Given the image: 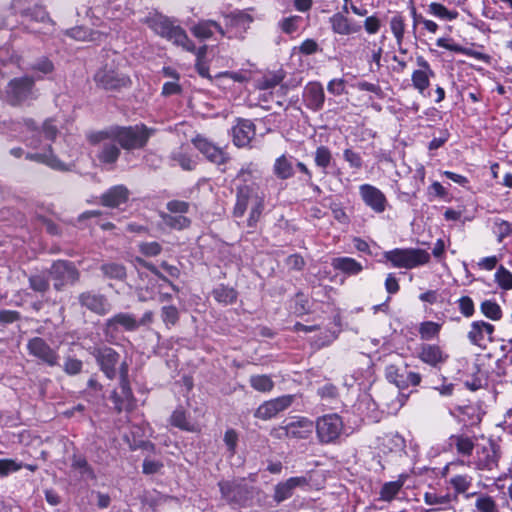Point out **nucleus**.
Here are the masks:
<instances>
[{"label":"nucleus","instance_id":"obj_61","mask_svg":"<svg viewBox=\"0 0 512 512\" xmlns=\"http://www.w3.org/2000/svg\"><path fill=\"white\" fill-rule=\"evenodd\" d=\"M82 365V361L76 358L68 357L64 362L63 369L68 375H76L81 372Z\"/></svg>","mask_w":512,"mask_h":512},{"label":"nucleus","instance_id":"obj_40","mask_svg":"<svg viewBox=\"0 0 512 512\" xmlns=\"http://www.w3.org/2000/svg\"><path fill=\"white\" fill-rule=\"evenodd\" d=\"M428 11L433 16L444 20L452 21L458 17L457 11L448 10L444 5L437 2H432L428 7Z\"/></svg>","mask_w":512,"mask_h":512},{"label":"nucleus","instance_id":"obj_43","mask_svg":"<svg viewBox=\"0 0 512 512\" xmlns=\"http://www.w3.org/2000/svg\"><path fill=\"white\" fill-rule=\"evenodd\" d=\"M274 172L281 179H288L293 175V167L290 160L284 155L277 158L274 164Z\"/></svg>","mask_w":512,"mask_h":512},{"label":"nucleus","instance_id":"obj_42","mask_svg":"<svg viewBox=\"0 0 512 512\" xmlns=\"http://www.w3.org/2000/svg\"><path fill=\"white\" fill-rule=\"evenodd\" d=\"M481 313L493 321H498L502 318V310L500 306L492 300H485L480 305Z\"/></svg>","mask_w":512,"mask_h":512},{"label":"nucleus","instance_id":"obj_60","mask_svg":"<svg viewBox=\"0 0 512 512\" xmlns=\"http://www.w3.org/2000/svg\"><path fill=\"white\" fill-rule=\"evenodd\" d=\"M72 467L78 469L81 474L86 475L89 478H94V473L88 465L85 458L80 456H74L72 461Z\"/></svg>","mask_w":512,"mask_h":512},{"label":"nucleus","instance_id":"obj_53","mask_svg":"<svg viewBox=\"0 0 512 512\" xmlns=\"http://www.w3.org/2000/svg\"><path fill=\"white\" fill-rule=\"evenodd\" d=\"M449 482L457 493H464L470 488L472 478L468 475H456Z\"/></svg>","mask_w":512,"mask_h":512},{"label":"nucleus","instance_id":"obj_2","mask_svg":"<svg viewBox=\"0 0 512 512\" xmlns=\"http://www.w3.org/2000/svg\"><path fill=\"white\" fill-rule=\"evenodd\" d=\"M143 22L156 34L173 42L175 45L181 46L190 52L195 50V45L188 38L186 32L180 26L173 25L166 16L159 13H151Z\"/></svg>","mask_w":512,"mask_h":512},{"label":"nucleus","instance_id":"obj_25","mask_svg":"<svg viewBox=\"0 0 512 512\" xmlns=\"http://www.w3.org/2000/svg\"><path fill=\"white\" fill-rule=\"evenodd\" d=\"M476 445L471 437L465 434H453L448 438V446L455 450L461 457H470L473 455Z\"/></svg>","mask_w":512,"mask_h":512},{"label":"nucleus","instance_id":"obj_49","mask_svg":"<svg viewBox=\"0 0 512 512\" xmlns=\"http://www.w3.org/2000/svg\"><path fill=\"white\" fill-rule=\"evenodd\" d=\"M264 208V198L262 197H255L254 198V204L251 205L250 208V215L248 218V226L253 227L256 225L258 220L260 219V216L262 214Z\"/></svg>","mask_w":512,"mask_h":512},{"label":"nucleus","instance_id":"obj_12","mask_svg":"<svg viewBox=\"0 0 512 512\" xmlns=\"http://www.w3.org/2000/svg\"><path fill=\"white\" fill-rule=\"evenodd\" d=\"M294 397L292 395H283L262 403L255 411L254 416L261 420H268L275 417L278 413L291 406Z\"/></svg>","mask_w":512,"mask_h":512},{"label":"nucleus","instance_id":"obj_35","mask_svg":"<svg viewBox=\"0 0 512 512\" xmlns=\"http://www.w3.org/2000/svg\"><path fill=\"white\" fill-rule=\"evenodd\" d=\"M26 158L31 161H36L39 163H43L52 169L56 170H67L66 165L59 160L56 156H54L51 152L45 153H28Z\"/></svg>","mask_w":512,"mask_h":512},{"label":"nucleus","instance_id":"obj_15","mask_svg":"<svg viewBox=\"0 0 512 512\" xmlns=\"http://www.w3.org/2000/svg\"><path fill=\"white\" fill-rule=\"evenodd\" d=\"M416 62L419 69L414 70L411 75L412 85L421 95H425V91L430 86V79L435 76V73L422 56L417 57Z\"/></svg>","mask_w":512,"mask_h":512},{"label":"nucleus","instance_id":"obj_28","mask_svg":"<svg viewBox=\"0 0 512 512\" xmlns=\"http://www.w3.org/2000/svg\"><path fill=\"white\" fill-rule=\"evenodd\" d=\"M122 326L127 331H134L139 327L138 320L130 313H117L105 323L106 332L115 331Z\"/></svg>","mask_w":512,"mask_h":512},{"label":"nucleus","instance_id":"obj_63","mask_svg":"<svg viewBox=\"0 0 512 512\" xmlns=\"http://www.w3.org/2000/svg\"><path fill=\"white\" fill-rule=\"evenodd\" d=\"M344 159L349 163L350 167L360 169L362 167V159L359 153L346 149L343 153Z\"/></svg>","mask_w":512,"mask_h":512},{"label":"nucleus","instance_id":"obj_21","mask_svg":"<svg viewBox=\"0 0 512 512\" xmlns=\"http://www.w3.org/2000/svg\"><path fill=\"white\" fill-rule=\"evenodd\" d=\"M195 147L211 162L215 164H224L228 160L226 152L215 146L212 142L203 137H196L194 140Z\"/></svg>","mask_w":512,"mask_h":512},{"label":"nucleus","instance_id":"obj_51","mask_svg":"<svg viewBox=\"0 0 512 512\" xmlns=\"http://www.w3.org/2000/svg\"><path fill=\"white\" fill-rule=\"evenodd\" d=\"M390 27L393 35L395 36L397 43L401 44L405 33L404 19L400 15H396L391 18Z\"/></svg>","mask_w":512,"mask_h":512},{"label":"nucleus","instance_id":"obj_47","mask_svg":"<svg viewBox=\"0 0 512 512\" xmlns=\"http://www.w3.org/2000/svg\"><path fill=\"white\" fill-rule=\"evenodd\" d=\"M172 160L180 165L184 170H192L195 167V162L182 147L172 153Z\"/></svg>","mask_w":512,"mask_h":512},{"label":"nucleus","instance_id":"obj_44","mask_svg":"<svg viewBox=\"0 0 512 512\" xmlns=\"http://www.w3.org/2000/svg\"><path fill=\"white\" fill-rule=\"evenodd\" d=\"M440 329L441 325L439 323L433 321H426L420 324L419 334L421 339L431 340L439 334Z\"/></svg>","mask_w":512,"mask_h":512},{"label":"nucleus","instance_id":"obj_24","mask_svg":"<svg viewBox=\"0 0 512 512\" xmlns=\"http://www.w3.org/2000/svg\"><path fill=\"white\" fill-rule=\"evenodd\" d=\"M255 136V126L250 120L241 119L232 128L233 142L237 147L249 145Z\"/></svg>","mask_w":512,"mask_h":512},{"label":"nucleus","instance_id":"obj_30","mask_svg":"<svg viewBox=\"0 0 512 512\" xmlns=\"http://www.w3.org/2000/svg\"><path fill=\"white\" fill-rule=\"evenodd\" d=\"M304 98L307 106L314 110L322 108L325 100L323 87L318 82H311L305 87Z\"/></svg>","mask_w":512,"mask_h":512},{"label":"nucleus","instance_id":"obj_62","mask_svg":"<svg viewBox=\"0 0 512 512\" xmlns=\"http://www.w3.org/2000/svg\"><path fill=\"white\" fill-rule=\"evenodd\" d=\"M231 24L234 26H241L247 28L252 23L253 18L245 12H237L230 17Z\"/></svg>","mask_w":512,"mask_h":512},{"label":"nucleus","instance_id":"obj_1","mask_svg":"<svg viewBox=\"0 0 512 512\" xmlns=\"http://www.w3.org/2000/svg\"><path fill=\"white\" fill-rule=\"evenodd\" d=\"M87 139L91 147V154L100 164L114 165L117 162L121 150L111 129L90 133Z\"/></svg>","mask_w":512,"mask_h":512},{"label":"nucleus","instance_id":"obj_31","mask_svg":"<svg viewBox=\"0 0 512 512\" xmlns=\"http://www.w3.org/2000/svg\"><path fill=\"white\" fill-rule=\"evenodd\" d=\"M333 32L340 35H350L360 31L361 26L351 22L343 13H335L330 18Z\"/></svg>","mask_w":512,"mask_h":512},{"label":"nucleus","instance_id":"obj_26","mask_svg":"<svg viewBox=\"0 0 512 512\" xmlns=\"http://www.w3.org/2000/svg\"><path fill=\"white\" fill-rule=\"evenodd\" d=\"M130 192L124 185H116L101 195V204L105 207L116 208L125 203Z\"/></svg>","mask_w":512,"mask_h":512},{"label":"nucleus","instance_id":"obj_5","mask_svg":"<svg viewBox=\"0 0 512 512\" xmlns=\"http://www.w3.org/2000/svg\"><path fill=\"white\" fill-rule=\"evenodd\" d=\"M110 129L116 137L118 144L125 150L143 148L153 134V130L147 128L145 125L128 127L116 126Z\"/></svg>","mask_w":512,"mask_h":512},{"label":"nucleus","instance_id":"obj_52","mask_svg":"<svg viewBox=\"0 0 512 512\" xmlns=\"http://www.w3.org/2000/svg\"><path fill=\"white\" fill-rule=\"evenodd\" d=\"M475 507L479 512H495L497 504L491 496L480 495L475 501Z\"/></svg>","mask_w":512,"mask_h":512},{"label":"nucleus","instance_id":"obj_54","mask_svg":"<svg viewBox=\"0 0 512 512\" xmlns=\"http://www.w3.org/2000/svg\"><path fill=\"white\" fill-rule=\"evenodd\" d=\"M332 159L330 150L325 146H320L315 151V163L318 167L326 169Z\"/></svg>","mask_w":512,"mask_h":512},{"label":"nucleus","instance_id":"obj_64","mask_svg":"<svg viewBox=\"0 0 512 512\" xmlns=\"http://www.w3.org/2000/svg\"><path fill=\"white\" fill-rule=\"evenodd\" d=\"M238 434L234 429H228L224 434V443L229 452L233 455L236 451Z\"/></svg>","mask_w":512,"mask_h":512},{"label":"nucleus","instance_id":"obj_37","mask_svg":"<svg viewBox=\"0 0 512 512\" xmlns=\"http://www.w3.org/2000/svg\"><path fill=\"white\" fill-rule=\"evenodd\" d=\"M170 422L173 426L188 432H198L200 430L197 424L187 420L185 412L181 409L173 412Z\"/></svg>","mask_w":512,"mask_h":512},{"label":"nucleus","instance_id":"obj_48","mask_svg":"<svg viewBox=\"0 0 512 512\" xmlns=\"http://www.w3.org/2000/svg\"><path fill=\"white\" fill-rule=\"evenodd\" d=\"M101 270L108 278L123 279L126 276L125 268L117 263L103 264Z\"/></svg>","mask_w":512,"mask_h":512},{"label":"nucleus","instance_id":"obj_58","mask_svg":"<svg viewBox=\"0 0 512 512\" xmlns=\"http://www.w3.org/2000/svg\"><path fill=\"white\" fill-rule=\"evenodd\" d=\"M458 307L461 314L467 318L471 317L475 312L474 302L469 296L459 298Z\"/></svg>","mask_w":512,"mask_h":512},{"label":"nucleus","instance_id":"obj_6","mask_svg":"<svg viewBox=\"0 0 512 512\" xmlns=\"http://www.w3.org/2000/svg\"><path fill=\"white\" fill-rule=\"evenodd\" d=\"M168 212H160L162 223L174 230H183L191 225V220L185 216L189 212L190 204L186 201L171 200L166 205Z\"/></svg>","mask_w":512,"mask_h":512},{"label":"nucleus","instance_id":"obj_14","mask_svg":"<svg viewBox=\"0 0 512 512\" xmlns=\"http://www.w3.org/2000/svg\"><path fill=\"white\" fill-rule=\"evenodd\" d=\"M359 193L363 202L375 213L385 211L387 198L380 189L370 184H363L359 187Z\"/></svg>","mask_w":512,"mask_h":512},{"label":"nucleus","instance_id":"obj_38","mask_svg":"<svg viewBox=\"0 0 512 512\" xmlns=\"http://www.w3.org/2000/svg\"><path fill=\"white\" fill-rule=\"evenodd\" d=\"M249 382L254 390L262 393H268L274 388V382L268 375H252Z\"/></svg>","mask_w":512,"mask_h":512},{"label":"nucleus","instance_id":"obj_11","mask_svg":"<svg viewBox=\"0 0 512 512\" xmlns=\"http://www.w3.org/2000/svg\"><path fill=\"white\" fill-rule=\"evenodd\" d=\"M94 79L98 86L106 90L119 89L130 84V78L126 74L109 66L98 70Z\"/></svg>","mask_w":512,"mask_h":512},{"label":"nucleus","instance_id":"obj_46","mask_svg":"<svg viewBox=\"0 0 512 512\" xmlns=\"http://www.w3.org/2000/svg\"><path fill=\"white\" fill-rule=\"evenodd\" d=\"M226 80H232L235 82H245L248 77L240 72H220L215 75V84L219 87H225Z\"/></svg>","mask_w":512,"mask_h":512},{"label":"nucleus","instance_id":"obj_41","mask_svg":"<svg viewBox=\"0 0 512 512\" xmlns=\"http://www.w3.org/2000/svg\"><path fill=\"white\" fill-rule=\"evenodd\" d=\"M213 296L219 303L228 305L236 301L237 292L233 288L220 286L213 291Z\"/></svg>","mask_w":512,"mask_h":512},{"label":"nucleus","instance_id":"obj_34","mask_svg":"<svg viewBox=\"0 0 512 512\" xmlns=\"http://www.w3.org/2000/svg\"><path fill=\"white\" fill-rule=\"evenodd\" d=\"M331 264L334 269L340 270L349 275H356L363 269L359 262L350 257L334 258Z\"/></svg>","mask_w":512,"mask_h":512},{"label":"nucleus","instance_id":"obj_39","mask_svg":"<svg viewBox=\"0 0 512 512\" xmlns=\"http://www.w3.org/2000/svg\"><path fill=\"white\" fill-rule=\"evenodd\" d=\"M451 501L450 495H439L435 492H426L424 494V502L429 506H436L434 511L443 510V506L448 505Z\"/></svg>","mask_w":512,"mask_h":512},{"label":"nucleus","instance_id":"obj_16","mask_svg":"<svg viewBox=\"0 0 512 512\" xmlns=\"http://www.w3.org/2000/svg\"><path fill=\"white\" fill-rule=\"evenodd\" d=\"M494 326L488 322L478 320L470 325L467 337L473 345L482 347L486 342L493 341Z\"/></svg>","mask_w":512,"mask_h":512},{"label":"nucleus","instance_id":"obj_56","mask_svg":"<svg viewBox=\"0 0 512 512\" xmlns=\"http://www.w3.org/2000/svg\"><path fill=\"white\" fill-rule=\"evenodd\" d=\"M300 20V16H290L282 19L279 22V26L284 33L291 34L297 31Z\"/></svg>","mask_w":512,"mask_h":512},{"label":"nucleus","instance_id":"obj_33","mask_svg":"<svg viewBox=\"0 0 512 512\" xmlns=\"http://www.w3.org/2000/svg\"><path fill=\"white\" fill-rule=\"evenodd\" d=\"M307 481L304 477H292L286 480L284 483L277 485L275 490V499L277 501H283L291 496L292 490L295 487L306 485Z\"/></svg>","mask_w":512,"mask_h":512},{"label":"nucleus","instance_id":"obj_3","mask_svg":"<svg viewBox=\"0 0 512 512\" xmlns=\"http://www.w3.org/2000/svg\"><path fill=\"white\" fill-rule=\"evenodd\" d=\"M499 459V445L492 439H488L485 443L476 445V451L473 460H469L467 462H464L463 460L452 461L445 467V470L452 466L466 464L467 466L473 467L476 470L491 471L498 467Z\"/></svg>","mask_w":512,"mask_h":512},{"label":"nucleus","instance_id":"obj_36","mask_svg":"<svg viewBox=\"0 0 512 512\" xmlns=\"http://www.w3.org/2000/svg\"><path fill=\"white\" fill-rule=\"evenodd\" d=\"M406 480L405 475H400L396 481L387 482L380 491V499L383 501H391L399 493Z\"/></svg>","mask_w":512,"mask_h":512},{"label":"nucleus","instance_id":"obj_59","mask_svg":"<svg viewBox=\"0 0 512 512\" xmlns=\"http://www.w3.org/2000/svg\"><path fill=\"white\" fill-rule=\"evenodd\" d=\"M22 464L13 459H0V476H7L11 472H16L22 468Z\"/></svg>","mask_w":512,"mask_h":512},{"label":"nucleus","instance_id":"obj_23","mask_svg":"<svg viewBox=\"0 0 512 512\" xmlns=\"http://www.w3.org/2000/svg\"><path fill=\"white\" fill-rule=\"evenodd\" d=\"M314 428L313 422L305 417H298L287 423L283 429L285 435L295 439H306L310 436Z\"/></svg>","mask_w":512,"mask_h":512},{"label":"nucleus","instance_id":"obj_10","mask_svg":"<svg viewBox=\"0 0 512 512\" xmlns=\"http://www.w3.org/2000/svg\"><path fill=\"white\" fill-rule=\"evenodd\" d=\"M407 367V364H405L404 368L394 364L388 365L385 369V376L388 382L394 384L399 389H406L410 385L418 386L422 380L421 375L417 372L407 371Z\"/></svg>","mask_w":512,"mask_h":512},{"label":"nucleus","instance_id":"obj_45","mask_svg":"<svg viewBox=\"0 0 512 512\" xmlns=\"http://www.w3.org/2000/svg\"><path fill=\"white\" fill-rule=\"evenodd\" d=\"M492 231L497 236L498 241L501 242L512 233V225L505 220L495 218L493 220Z\"/></svg>","mask_w":512,"mask_h":512},{"label":"nucleus","instance_id":"obj_50","mask_svg":"<svg viewBox=\"0 0 512 512\" xmlns=\"http://www.w3.org/2000/svg\"><path fill=\"white\" fill-rule=\"evenodd\" d=\"M495 281L504 290L512 289V273L503 266L496 271Z\"/></svg>","mask_w":512,"mask_h":512},{"label":"nucleus","instance_id":"obj_17","mask_svg":"<svg viewBox=\"0 0 512 512\" xmlns=\"http://www.w3.org/2000/svg\"><path fill=\"white\" fill-rule=\"evenodd\" d=\"M51 275L56 280L54 286L60 289L64 284L73 283L78 279V271L69 262L57 261L51 267Z\"/></svg>","mask_w":512,"mask_h":512},{"label":"nucleus","instance_id":"obj_18","mask_svg":"<svg viewBox=\"0 0 512 512\" xmlns=\"http://www.w3.org/2000/svg\"><path fill=\"white\" fill-rule=\"evenodd\" d=\"M255 197H262L258 192V188L254 185H243L238 188L237 201L234 208V215L242 217L248 208L254 204Z\"/></svg>","mask_w":512,"mask_h":512},{"label":"nucleus","instance_id":"obj_27","mask_svg":"<svg viewBox=\"0 0 512 512\" xmlns=\"http://www.w3.org/2000/svg\"><path fill=\"white\" fill-rule=\"evenodd\" d=\"M34 2L35 0H13V6L23 15L29 16L35 21L45 22L49 19L46 11Z\"/></svg>","mask_w":512,"mask_h":512},{"label":"nucleus","instance_id":"obj_32","mask_svg":"<svg viewBox=\"0 0 512 512\" xmlns=\"http://www.w3.org/2000/svg\"><path fill=\"white\" fill-rule=\"evenodd\" d=\"M190 30L196 38L201 40L210 38L215 30L218 31L222 36L224 35V30L222 27L217 22L212 20L200 21L191 27Z\"/></svg>","mask_w":512,"mask_h":512},{"label":"nucleus","instance_id":"obj_20","mask_svg":"<svg viewBox=\"0 0 512 512\" xmlns=\"http://www.w3.org/2000/svg\"><path fill=\"white\" fill-rule=\"evenodd\" d=\"M94 356L101 370L109 379H113L116 375V365L118 363L119 355L110 347H103L95 350Z\"/></svg>","mask_w":512,"mask_h":512},{"label":"nucleus","instance_id":"obj_13","mask_svg":"<svg viewBox=\"0 0 512 512\" xmlns=\"http://www.w3.org/2000/svg\"><path fill=\"white\" fill-rule=\"evenodd\" d=\"M34 81L29 77H20L11 80L7 86L6 94L12 104H19L32 95Z\"/></svg>","mask_w":512,"mask_h":512},{"label":"nucleus","instance_id":"obj_29","mask_svg":"<svg viewBox=\"0 0 512 512\" xmlns=\"http://www.w3.org/2000/svg\"><path fill=\"white\" fill-rule=\"evenodd\" d=\"M121 394L119 396L117 392H113L111 398L115 404V408L118 411L122 409H130L133 405V394L131 388L126 380V371H121Z\"/></svg>","mask_w":512,"mask_h":512},{"label":"nucleus","instance_id":"obj_9","mask_svg":"<svg viewBox=\"0 0 512 512\" xmlns=\"http://www.w3.org/2000/svg\"><path fill=\"white\" fill-rule=\"evenodd\" d=\"M27 350L31 356L49 367L59 365V354L43 338L33 337L27 342Z\"/></svg>","mask_w":512,"mask_h":512},{"label":"nucleus","instance_id":"obj_55","mask_svg":"<svg viewBox=\"0 0 512 512\" xmlns=\"http://www.w3.org/2000/svg\"><path fill=\"white\" fill-rule=\"evenodd\" d=\"M161 316L167 327L173 326L179 319L178 309L175 306H164L162 308Z\"/></svg>","mask_w":512,"mask_h":512},{"label":"nucleus","instance_id":"obj_19","mask_svg":"<svg viewBox=\"0 0 512 512\" xmlns=\"http://www.w3.org/2000/svg\"><path fill=\"white\" fill-rule=\"evenodd\" d=\"M418 358L431 367L439 368L448 360L449 355L438 345L424 344L420 347Z\"/></svg>","mask_w":512,"mask_h":512},{"label":"nucleus","instance_id":"obj_4","mask_svg":"<svg viewBox=\"0 0 512 512\" xmlns=\"http://www.w3.org/2000/svg\"><path fill=\"white\" fill-rule=\"evenodd\" d=\"M384 258L395 268L413 269L430 261V254L423 249L396 248L384 253Z\"/></svg>","mask_w":512,"mask_h":512},{"label":"nucleus","instance_id":"obj_7","mask_svg":"<svg viewBox=\"0 0 512 512\" xmlns=\"http://www.w3.org/2000/svg\"><path fill=\"white\" fill-rule=\"evenodd\" d=\"M319 441L324 444L334 443L341 436L344 424L338 414H326L319 417L315 423Z\"/></svg>","mask_w":512,"mask_h":512},{"label":"nucleus","instance_id":"obj_22","mask_svg":"<svg viewBox=\"0 0 512 512\" xmlns=\"http://www.w3.org/2000/svg\"><path fill=\"white\" fill-rule=\"evenodd\" d=\"M79 302L83 307L98 315H105L110 311V304L106 297L91 291L81 293L79 295Z\"/></svg>","mask_w":512,"mask_h":512},{"label":"nucleus","instance_id":"obj_57","mask_svg":"<svg viewBox=\"0 0 512 512\" xmlns=\"http://www.w3.org/2000/svg\"><path fill=\"white\" fill-rule=\"evenodd\" d=\"M283 77L279 74H268L265 75L257 84L258 89L260 90H267L271 89L275 86H277L281 81Z\"/></svg>","mask_w":512,"mask_h":512},{"label":"nucleus","instance_id":"obj_8","mask_svg":"<svg viewBox=\"0 0 512 512\" xmlns=\"http://www.w3.org/2000/svg\"><path fill=\"white\" fill-rule=\"evenodd\" d=\"M100 13V9L94 8L90 9L89 14L91 18V23L95 27L107 28V30L99 31V30H91L82 26L74 27L66 31V34L71 38H74L78 41H101L103 37L108 35L111 30L110 26L102 21L98 15Z\"/></svg>","mask_w":512,"mask_h":512}]
</instances>
